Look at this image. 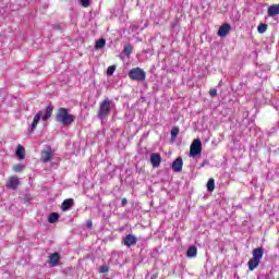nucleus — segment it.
Returning a JSON list of instances; mask_svg holds the SVG:
<instances>
[{
    "label": "nucleus",
    "mask_w": 279,
    "mask_h": 279,
    "mask_svg": "<svg viewBox=\"0 0 279 279\" xmlns=\"http://www.w3.org/2000/svg\"><path fill=\"white\" fill-rule=\"evenodd\" d=\"M128 204V198H122V206H125Z\"/></svg>",
    "instance_id": "nucleus-31"
},
{
    "label": "nucleus",
    "mask_w": 279,
    "mask_h": 279,
    "mask_svg": "<svg viewBox=\"0 0 279 279\" xmlns=\"http://www.w3.org/2000/svg\"><path fill=\"white\" fill-rule=\"evenodd\" d=\"M82 8H88L90 5V0H80Z\"/></svg>",
    "instance_id": "nucleus-26"
},
{
    "label": "nucleus",
    "mask_w": 279,
    "mask_h": 279,
    "mask_svg": "<svg viewBox=\"0 0 279 279\" xmlns=\"http://www.w3.org/2000/svg\"><path fill=\"white\" fill-rule=\"evenodd\" d=\"M98 118L104 123V119H106V100H102L100 104V109L98 112Z\"/></svg>",
    "instance_id": "nucleus-15"
},
{
    "label": "nucleus",
    "mask_w": 279,
    "mask_h": 279,
    "mask_svg": "<svg viewBox=\"0 0 279 279\" xmlns=\"http://www.w3.org/2000/svg\"><path fill=\"white\" fill-rule=\"evenodd\" d=\"M231 29H232V26H230V24H228V23H225V24H222V25L219 27V29H218V32H217V35H218L220 38H226V36H228V34H230Z\"/></svg>",
    "instance_id": "nucleus-6"
},
{
    "label": "nucleus",
    "mask_w": 279,
    "mask_h": 279,
    "mask_svg": "<svg viewBox=\"0 0 279 279\" xmlns=\"http://www.w3.org/2000/svg\"><path fill=\"white\" fill-rule=\"evenodd\" d=\"M209 97H217V88H211L209 90Z\"/></svg>",
    "instance_id": "nucleus-27"
},
{
    "label": "nucleus",
    "mask_w": 279,
    "mask_h": 279,
    "mask_svg": "<svg viewBox=\"0 0 279 279\" xmlns=\"http://www.w3.org/2000/svg\"><path fill=\"white\" fill-rule=\"evenodd\" d=\"M99 272L100 274H106V265L100 266Z\"/></svg>",
    "instance_id": "nucleus-29"
},
{
    "label": "nucleus",
    "mask_w": 279,
    "mask_h": 279,
    "mask_svg": "<svg viewBox=\"0 0 279 279\" xmlns=\"http://www.w3.org/2000/svg\"><path fill=\"white\" fill-rule=\"evenodd\" d=\"M264 254L265 250L262 246L252 251L253 257L247 262L248 271H254L260 265Z\"/></svg>",
    "instance_id": "nucleus-3"
},
{
    "label": "nucleus",
    "mask_w": 279,
    "mask_h": 279,
    "mask_svg": "<svg viewBox=\"0 0 279 279\" xmlns=\"http://www.w3.org/2000/svg\"><path fill=\"white\" fill-rule=\"evenodd\" d=\"M155 278H158V275H155Z\"/></svg>",
    "instance_id": "nucleus-34"
},
{
    "label": "nucleus",
    "mask_w": 279,
    "mask_h": 279,
    "mask_svg": "<svg viewBox=\"0 0 279 279\" xmlns=\"http://www.w3.org/2000/svg\"><path fill=\"white\" fill-rule=\"evenodd\" d=\"M106 272L108 274V268H106Z\"/></svg>",
    "instance_id": "nucleus-33"
},
{
    "label": "nucleus",
    "mask_w": 279,
    "mask_h": 279,
    "mask_svg": "<svg viewBox=\"0 0 279 279\" xmlns=\"http://www.w3.org/2000/svg\"><path fill=\"white\" fill-rule=\"evenodd\" d=\"M86 228H87L88 230H90V228H93V220H87V221H86Z\"/></svg>",
    "instance_id": "nucleus-28"
},
{
    "label": "nucleus",
    "mask_w": 279,
    "mask_h": 279,
    "mask_svg": "<svg viewBox=\"0 0 279 279\" xmlns=\"http://www.w3.org/2000/svg\"><path fill=\"white\" fill-rule=\"evenodd\" d=\"M104 47H106L105 38H100L99 40L96 41V45H95L96 50L104 49Z\"/></svg>",
    "instance_id": "nucleus-19"
},
{
    "label": "nucleus",
    "mask_w": 279,
    "mask_h": 279,
    "mask_svg": "<svg viewBox=\"0 0 279 279\" xmlns=\"http://www.w3.org/2000/svg\"><path fill=\"white\" fill-rule=\"evenodd\" d=\"M53 114V106L49 105L45 111L40 110L38 111L34 119L33 122L31 124V132H34V130H36V128H38V123H40V119L43 121H49V119H51V116Z\"/></svg>",
    "instance_id": "nucleus-1"
},
{
    "label": "nucleus",
    "mask_w": 279,
    "mask_h": 279,
    "mask_svg": "<svg viewBox=\"0 0 279 279\" xmlns=\"http://www.w3.org/2000/svg\"><path fill=\"white\" fill-rule=\"evenodd\" d=\"M75 119H76L75 116L69 113V109L64 107L59 108L56 114V121L58 123H62L65 126L74 123Z\"/></svg>",
    "instance_id": "nucleus-2"
},
{
    "label": "nucleus",
    "mask_w": 279,
    "mask_h": 279,
    "mask_svg": "<svg viewBox=\"0 0 279 279\" xmlns=\"http://www.w3.org/2000/svg\"><path fill=\"white\" fill-rule=\"evenodd\" d=\"M19 184H21V181L19 180V177H11L9 178L7 182V189H11L12 191H16L19 189Z\"/></svg>",
    "instance_id": "nucleus-7"
},
{
    "label": "nucleus",
    "mask_w": 279,
    "mask_h": 279,
    "mask_svg": "<svg viewBox=\"0 0 279 279\" xmlns=\"http://www.w3.org/2000/svg\"><path fill=\"white\" fill-rule=\"evenodd\" d=\"M160 162H162V157H160V154L153 153L150 155V163L153 165V167H155V169H158V167H160Z\"/></svg>",
    "instance_id": "nucleus-8"
},
{
    "label": "nucleus",
    "mask_w": 279,
    "mask_h": 279,
    "mask_svg": "<svg viewBox=\"0 0 279 279\" xmlns=\"http://www.w3.org/2000/svg\"><path fill=\"white\" fill-rule=\"evenodd\" d=\"M99 134H104V131H98V136H99Z\"/></svg>",
    "instance_id": "nucleus-32"
},
{
    "label": "nucleus",
    "mask_w": 279,
    "mask_h": 279,
    "mask_svg": "<svg viewBox=\"0 0 279 279\" xmlns=\"http://www.w3.org/2000/svg\"><path fill=\"white\" fill-rule=\"evenodd\" d=\"M73 198H68L65 201H63V203L61 204V210H63V213H66V210H71V208L73 207Z\"/></svg>",
    "instance_id": "nucleus-12"
},
{
    "label": "nucleus",
    "mask_w": 279,
    "mask_h": 279,
    "mask_svg": "<svg viewBox=\"0 0 279 279\" xmlns=\"http://www.w3.org/2000/svg\"><path fill=\"white\" fill-rule=\"evenodd\" d=\"M23 169H25V165H23V163H16L15 166H13V171L15 173H21V171H23Z\"/></svg>",
    "instance_id": "nucleus-21"
},
{
    "label": "nucleus",
    "mask_w": 279,
    "mask_h": 279,
    "mask_svg": "<svg viewBox=\"0 0 279 279\" xmlns=\"http://www.w3.org/2000/svg\"><path fill=\"white\" fill-rule=\"evenodd\" d=\"M114 71H117V65H110L107 69V75H114Z\"/></svg>",
    "instance_id": "nucleus-25"
},
{
    "label": "nucleus",
    "mask_w": 279,
    "mask_h": 279,
    "mask_svg": "<svg viewBox=\"0 0 279 279\" xmlns=\"http://www.w3.org/2000/svg\"><path fill=\"white\" fill-rule=\"evenodd\" d=\"M15 155H16V158H19V160H24V158H25V147H23L22 145H17L16 150H15Z\"/></svg>",
    "instance_id": "nucleus-16"
},
{
    "label": "nucleus",
    "mask_w": 279,
    "mask_h": 279,
    "mask_svg": "<svg viewBox=\"0 0 279 279\" xmlns=\"http://www.w3.org/2000/svg\"><path fill=\"white\" fill-rule=\"evenodd\" d=\"M258 34H265L267 32V24H259L257 27Z\"/></svg>",
    "instance_id": "nucleus-24"
},
{
    "label": "nucleus",
    "mask_w": 279,
    "mask_h": 279,
    "mask_svg": "<svg viewBox=\"0 0 279 279\" xmlns=\"http://www.w3.org/2000/svg\"><path fill=\"white\" fill-rule=\"evenodd\" d=\"M180 134V128L173 126L171 130V138H178V135Z\"/></svg>",
    "instance_id": "nucleus-22"
},
{
    "label": "nucleus",
    "mask_w": 279,
    "mask_h": 279,
    "mask_svg": "<svg viewBox=\"0 0 279 279\" xmlns=\"http://www.w3.org/2000/svg\"><path fill=\"white\" fill-rule=\"evenodd\" d=\"M48 263L50 267H58V264L60 263V253H52L49 256Z\"/></svg>",
    "instance_id": "nucleus-11"
},
{
    "label": "nucleus",
    "mask_w": 279,
    "mask_h": 279,
    "mask_svg": "<svg viewBox=\"0 0 279 279\" xmlns=\"http://www.w3.org/2000/svg\"><path fill=\"white\" fill-rule=\"evenodd\" d=\"M124 245H126V247H132V245L136 244V236L129 234L124 238Z\"/></svg>",
    "instance_id": "nucleus-14"
},
{
    "label": "nucleus",
    "mask_w": 279,
    "mask_h": 279,
    "mask_svg": "<svg viewBox=\"0 0 279 279\" xmlns=\"http://www.w3.org/2000/svg\"><path fill=\"white\" fill-rule=\"evenodd\" d=\"M268 16H278L279 14V3L278 4H271L270 7H268V11H267Z\"/></svg>",
    "instance_id": "nucleus-13"
},
{
    "label": "nucleus",
    "mask_w": 279,
    "mask_h": 279,
    "mask_svg": "<svg viewBox=\"0 0 279 279\" xmlns=\"http://www.w3.org/2000/svg\"><path fill=\"white\" fill-rule=\"evenodd\" d=\"M59 219H60V214L51 213L48 217V223H58Z\"/></svg>",
    "instance_id": "nucleus-18"
},
{
    "label": "nucleus",
    "mask_w": 279,
    "mask_h": 279,
    "mask_svg": "<svg viewBox=\"0 0 279 279\" xmlns=\"http://www.w3.org/2000/svg\"><path fill=\"white\" fill-rule=\"evenodd\" d=\"M202 154V141L199 138H196L192 142L190 146V156L195 157L199 156Z\"/></svg>",
    "instance_id": "nucleus-5"
},
{
    "label": "nucleus",
    "mask_w": 279,
    "mask_h": 279,
    "mask_svg": "<svg viewBox=\"0 0 279 279\" xmlns=\"http://www.w3.org/2000/svg\"><path fill=\"white\" fill-rule=\"evenodd\" d=\"M182 167H184V161L182 160V157H178L172 162V171H174V173H180V171H182Z\"/></svg>",
    "instance_id": "nucleus-9"
},
{
    "label": "nucleus",
    "mask_w": 279,
    "mask_h": 279,
    "mask_svg": "<svg viewBox=\"0 0 279 279\" xmlns=\"http://www.w3.org/2000/svg\"><path fill=\"white\" fill-rule=\"evenodd\" d=\"M134 51V48L131 45H128L124 47V54L125 56H132V52Z\"/></svg>",
    "instance_id": "nucleus-23"
},
{
    "label": "nucleus",
    "mask_w": 279,
    "mask_h": 279,
    "mask_svg": "<svg viewBox=\"0 0 279 279\" xmlns=\"http://www.w3.org/2000/svg\"><path fill=\"white\" fill-rule=\"evenodd\" d=\"M129 77L134 82H145L147 74L141 68H133L129 72Z\"/></svg>",
    "instance_id": "nucleus-4"
},
{
    "label": "nucleus",
    "mask_w": 279,
    "mask_h": 279,
    "mask_svg": "<svg viewBox=\"0 0 279 279\" xmlns=\"http://www.w3.org/2000/svg\"><path fill=\"white\" fill-rule=\"evenodd\" d=\"M187 258H195L197 256V246H190L186 251Z\"/></svg>",
    "instance_id": "nucleus-17"
},
{
    "label": "nucleus",
    "mask_w": 279,
    "mask_h": 279,
    "mask_svg": "<svg viewBox=\"0 0 279 279\" xmlns=\"http://www.w3.org/2000/svg\"><path fill=\"white\" fill-rule=\"evenodd\" d=\"M51 158V146H46V149L41 151V162H49Z\"/></svg>",
    "instance_id": "nucleus-10"
},
{
    "label": "nucleus",
    "mask_w": 279,
    "mask_h": 279,
    "mask_svg": "<svg viewBox=\"0 0 279 279\" xmlns=\"http://www.w3.org/2000/svg\"><path fill=\"white\" fill-rule=\"evenodd\" d=\"M207 191H209V193H213V191H215V179H209L207 182Z\"/></svg>",
    "instance_id": "nucleus-20"
},
{
    "label": "nucleus",
    "mask_w": 279,
    "mask_h": 279,
    "mask_svg": "<svg viewBox=\"0 0 279 279\" xmlns=\"http://www.w3.org/2000/svg\"><path fill=\"white\" fill-rule=\"evenodd\" d=\"M109 110H110V102L106 100V112H108Z\"/></svg>",
    "instance_id": "nucleus-30"
}]
</instances>
